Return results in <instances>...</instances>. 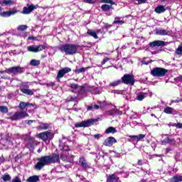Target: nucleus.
Instances as JSON below:
<instances>
[{"instance_id": "nucleus-1", "label": "nucleus", "mask_w": 182, "mask_h": 182, "mask_svg": "<svg viewBox=\"0 0 182 182\" xmlns=\"http://www.w3.org/2000/svg\"><path fill=\"white\" fill-rule=\"evenodd\" d=\"M59 155L53 154L51 155L43 156L38 159V162L35 165L36 170L41 171V170L45 167V166H49V164H55V163H59Z\"/></svg>"}, {"instance_id": "nucleus-2", "label": "nucleus", "mask_w": 182, "mask_h": 182, "mask_svg": "<svg viewBox=\"0 0 182 182\" xmlns=\"http://www.w3.org/2000/svg\"><path fill=\"white\" fill-rule=\"evenodd\" d=\"M79 48V45L67 43L60 46L58 48L60 52H65V55H72L76 54Z\"/></svg>"}, {"instance_id": "nucleus-3", "label": "nucleus", "mask_w": 182, "mask_h": 182, "mask_svg": "<svg viewBox=\"0 0 182 182\" xmlns=\"http://www.w3.org/2000/svg\"><path fill=\"white\" fill-rule=\"evenodd\" d=\"M23 72H25V68L21 66H14L6 70L0 71V76L1 79H8V76L5 75V73H8L9 75H19L20 73H23Z\"/></svg>"}, {"instance_id": "nucleus-4", "label": "nucleus", "mask_w": 182, "mask_h": 182, "mask_svg": "<svg viewBox=\"0 0 182 182\" xmlns=\"http://www.w3.org/2000/svg\"><path fill=\"white\" fill-rule=\"evenodd\" d=\"M167 73H168V70L160 67H156L151 70V75L154 77H164Z\"/></svg>"}, {"instance_id": "nucleus-5", "label": "nucleus", "mask_w": 182, "mask_h": 182, "mask_svg": "<svg viewBox=\"0 0 182 182\" xmlns=\"http://www.w3.org/2000/svg\"><path fill=\"white\" fill-rule=\"evenodd\" d=\"M97 122V119H90L86 121H82L81 122L75 123V127L79 128V127H90V126H93L95 123Z\"/></svg>"}, {"instance_id": "nucleus-6", "label": "nucleus", "mask_w": 182, "mask_h": 182, "mask_svg": "<svg viewBox=\"0 0 182 182\" xmlns=\"http://www.w3.org/2000/svg\"><path fill=\"white\" fill-rule=\"evenodd\" d=\"M25 117H29V114L26 111H18L15 112L12 116L9 117L10 120H20V119H25Z\"/></svg>"}, {"instance_id": "nucleus-7", "label": "nucleus", "mask_w": 182, "mask_h": 182, "mask_svg": "<svg viewBox=\"0 0 182 182\" xmlns=\"http://www.w3.org/2000/svg\"><path fill=\"white\" fill-rule=\"evenodd\" d=\"M48 48V45L46 43L39 45V46H30L27 47V50L28 52H33L34 53H37L38 52H41V50H44Z\"/></svg>"}, {"instance_id": "nucleus-8", "label": "nucleus", "mask_w": 182, "mask_h": 182, "mask_svg": "<svg viewBox=\"0 0 182 182\" xmlns=\"http://www.w3.org/2000/svg\"><path fill=\"white\" fill-rule=\"evenodd\" d=\"M121 80L122 83H124L125 85H130L131 86H133L134 85V77L130 74H126L124 75L122 78Z\"/></svg>"}, {"instance_id": "nucleus-9", "label": "nucleus", "mask_w": 182, "mask_h": 182, "mask_svg": "<svg viewBox=\"0 0 182 182\" xmlns=\"http://www.w3.org/2000/svg\"><path fill=\"white\" fill-rule=\"evenodd\" d=\"M38 136L40 139H41V140H43V141H46L47 140H52V139H53L55 135L52 132H44L40 133Z\"/></svg>"}, {"instance_id": "nucleus-10", "label": "nucleus", "mask_w": 182, "mask_h": 182, "mask_svg": "<svg viewBox=\"0 0 182 182\" xmlns=\"http://www.w3.org/2000/svg\"><path fill=\"white\" fill-rule=\"evenodd\" d=\"M69 72H72V69L69 67H66L60 70L58 73L56 80H59V79H62V77H63L66 73H69Z\"/></svg>"}, {"instance_id": "nucleus-11", "label": "nucleus", "mask_w": 182, "mask_h": 182, "mask_svg": "<svg viewBox=\"0 0 182 182\" xmlns=\"http://www.w3.org/2000/svg\"><path fill=\"white\" fill-rule=\"evenodd\" d=\"M34 9H36V7L33 4L27 5V6L23 7L22 14L24 15H29Z\"/></svg>"}, {"instance_id": "nucleus-12", "label": "nucleus", "mask_w": 182, "mask_h": 182, "mask_svg": "<svg viewBox=\"0 0 182 182\" xmlns=\"http://www.w3.org/2000/svg\"><path fill=\"white\" fill-rule=\"evenodd\" d=\"M116 142H117V141H116V139H114V137L109 136L105 140L104 146L110 147V146H113V144H114V143H116Z\"/></svg>"}, {"instance_id": "nucleus-13", "label": "nucleus", "mask_w": 182, "mask_h": 182, "mask_svg": "<svg viewBox=\"0 0 182 182\" xmlns=\"http://www.w3.org/2000/svg\"><path fill=\"white\" fill-rule=\"evenodd\" d=\"M170 33L168 30L163 29L161 28L155 29V35H159L161 36H166Z\"/></svg>"}, {"instance_id": "nucleus-14", "label": "nucleus", "mask_w": 182, "mask_h": 182, "mask_svg": "<svg viewBox=\"0 0 182 182\" xmlns=\"http://www.w3.org/2000/svg\"><path fill=\"white\" fill-rule=\"evenodd\" d=\"M149 46L151 48H156V46H166V42L160 40L154 41L153 42L149 43Z\"/></svg>"}, {"instance_id": "nucleus-15", "label": "nucleus", "mask_w": 182, "mask_h": 182, "mask_svg": "<svg viewBox=\"0 0 182 182\" xmlns=\"http://www.w3.org/2000/svg\"><path fill=\"white\" fill-rule=\"evenodd\" d=\"M15 14H18V11L16 9H13L9 11H4L3 13L0 14V15L1 16H3V18H8L11 15H15Z\"/></svg>"}, {"instance_id": "nucleus-16", "label": "nucleus", "mask_w": 182, "mask_h": 182, "mask_svg": "<svg viewBox=\"0 0 182 182\" xmlns=\"http://www.w3.org/2000/svg\"><path fill=\"white\" fill-rule=\"evenodd\" d=\"M59 147L61 151H69L70 150L69 149V146L63 141H60Z\"/></svg>"}, {"instance_id": "nucleus-17", "label": "nucleus", "mask_w": 182, "mask_h": 182, "mask_svg": "<svg viewBox=\"0 0 182 182\" xmlns=\"http://www.w3.org/2000/svg\"><path fill=\"white\" fill-rule=\"evenodd\" d=\"M167 11V8L163 5H159L155 9L156 14H163Z\"/></svg>"}, {"instance_id": "nucleus-18", "label": "nucleus", "mask_w": 182, "mask_h": 182, "mask_svg": "<svg viewBox=\"0 0 182 182\" xmlns=\"http://www.w3.org/2000/svg\"><path fill=\"white\" fill-rule=\"evenodd\" d=\"M162 144H174L176 143V140L174 139H171L170 137H166L164 140L161 141Z\"/></svg>"}, {"instance_id": "nucleus-19", "label": "nucleus", "mask_w": 182, "mask_h": 182, "mask_svg": "<svg viewBox=\"0 0 182 182\" xmlns=\"http://www.w3.org/2000/svg\"><path fill=\"white\" fill-rule=\"evenodd\" d=\"M27 182H39L41 181V179L39 178V176L38 175H33L32 176L28 177L26 179Z\"/></svg>"}, {"instance_id": "nucleus-20", "label": "nucleus", "mask_w": 182, "mask_h": 182, "mask_svg": "<svg viewBox=\"0 0 182 182\" xmlns=\"http://www.w3.org/2000/svg\"><path fill=\"white\" fill-rule=\"evenodd\" d=\"M164 112L166 114H176V111L171 107H166L164 109Z\"/></svg>"}, {"instance_id": "nucleus-21", "label": "nucleus", "mask_w": 182, "mask_h": 182, "mask_svg": "<svg viewBox=\"0 0 182 182\" xmlns=\"http://www.w3.org/2000/svg\"><path fill=\"white\" fill-rule=\"evenodd\" d=\"M80 164L82 168H89V165L87 164L86 159H85V157L80 158Z\"/></svg>"}, {"instance_id": "nucleus-22", "label": "nucleus", "mask_w": 182, "mask_h": 182, "mask_svg": "<svg viewBox=\"0 0 182 182\" xmlns=\"http://www.w3.org/2000/svg\"><path fill=\"white\" fill-rule=\"evenodd\" d=\"M50 128V124L40 122L38 126V129H41L42 130H48V129Z\"/></svg>"}, {"instance_id": "nucleus-23", "label": "nucleus", "mask_w": 182, "mask_h": 182, "mask_svg": "<svg viewBox=\"0 0 182 182\" xmlns=\"http://www.w3.org/2000/svg\"><path fill=\"white\" fill-rule=\"evenodd\" d=\"M28 106H33V104H31L25 102H21L18 105V107L21 109V110H23L25 109L26 107H28Z\"/></svg>"}, {"instance_id": "nucleus-24", "label": "nucleus", "mask_w": 182, "mask_h": 182, "mask_svg": "<svg viewBox=\"0 0 182 182\" xmlns=\"http://www.w3.org/2000/svg\"><path fill=\"white\" fill-rule=\"evenodd\" d=\"M105 133L106 134H109V133L114 134V133H117V130L113 127H109L105 130Z\"/></svg>"}, {"instance_id": "nucleus-25", "label": "nucleus", "mask_w": 182, "mask_h": 182, "mask_svg": "<svg viewBox=\"0 0 182 182\" xmlns=\"http://www.w3.org/2000/svg\"><path fill=\"white\" fill-rule=\"evenodd\" d=\"M88 69H90V67H86V68H76L74 70L75 73H85Z\"/></svg>"}, {"instance_id": "nucleus-26", "label": "nucleus", "mask_w": 182, "mask_h": 182, "mask_svg": "<svg viewBox=\"0 0 182 182\" xmlns=\"http://www.w3.org/2000/svg\"><path fill=\"white\" fill-rule=\"evenodd\" d=\"M87 33L90 36H92V38H94L95 39H99V36H97V33H96L95 31L88 30Z\"/></svg>"}, {"instance_id": "nucleus-27", "label": "nucleus", "mask_w": 182, "mask_h": 182, "mask_svg": "<svg viewBox=\"0 0 182 182\" xmlns=\"http://www.w3.org/2000/svg\"><path fill=\"white\" fill-rule=\"evenodd\" d=\"M147 96V93L146 92H140L137 95V100H139V102H141V100H144L146 97Z\"/></svg>"}, {"instance_id": "nucleus-28", "label": "nucleus", "mask_w": 182, "mask_h": 182, "mask_svg": "<svg viewBox=\"0 0 182 182\" xmlns=\"http://www.w3.org/2000/svg\"><path fill=\"white\" fill-rule=\"evenodd\" d=\"M22 93H24V95H28V96H32L33 95V91L32 90L23 88L21 89Z\"/></svg>"}, {"instance_id": "nucleus-29", "label": "nucleus", "mask_w": 182, "mask_h": 182, "mask_svg": "<svg viewBox=\"0 0 182 182\" xmlns=\"http://www.w3.org/2000/svg\"><path fill=\"white\" fill-rule=\"evenodd\" d=\"M122 83H123V81H122V80H117L112 82H110L109 86L114 87L116 86H119V85H122Z\"/></svg>"}, {"instance_id": "nucleus-30", "label": "nucleus", "mask_w": 182, "mask_h": 182, "mask_svg": "<svg viewBox=\"0 0 182 182\" xmlns=\"http://www.w3.org/2000/svg\"><path fill=\"white\" fill-rule=\"evenodd\" d=\"M101 9H102V11H104V12H107V11H110V9H113V7L112 6V5L103 4L101 6Z\"/></svg>"}, {"instance_id": "nucleus-31", "label": "nucleus", "mask_w": 182, "mask_h": 182, "mask_svg": "<svg viewBox=\"0 0 182 182\" xmlns=\"http://www.w3.org/2000/svg\"><path fill=\"white\" fill-rule=\"evenodd\" d=\"M1 5H14L13 0H1L0 1Z\"/></svg>"}, {"instance_id": "nucleus-32", "label": "nucleus", "mask_w": 182, "mask_h": 182, "mask_svg": "<svg viewBox=\"0 0 182 182\" xmlns=\"http://www.w3.org/2000/svg\"><path fill=\"white\" fill-rule=\"evenodd\" d=\"M31 66H39L41 65V60L33 59L30 61Z\"/></svg>"}, {"instance_id": "nucleus-33", "label": "nucleus", "mask_w": 182, "mask_h": 182, "mask_svg": "<svg viewBox=\"0 0 182 182\" xmlns=\"http://www.w3.org/2000/svg\"><path fill=\"white\" fill-rule=\"evenodd\" d=\"M182 176H174L171 179V182H181Z\"/></svg>"}, {"instance_id": "nucleus-34", "label": "nucleus", "mask_w": 182, "mask_h": 182, "mask_svg": "<svg viewBox=\"0 0 182 182\" xmlns=\"http://www.w3.org/2000/svg\"><path fill=\"white\" fill-rule=\"evenodd\" d=\"M69 87H70L71 89H73L74 90H77V89H80L82 86L77 84L71 83L70 84Z\"/></svg>"}, {"instance_id": "nucleus-35", "label": "nucleus", "mask_w": 182, "mask_h": 182, "mask_svg": "<svg viewBox=\"0 0 182 182\" xmlns=\"http://www.w3.org/2000/svg\"><path fill=\"white\" fill-rule=\"evenodd\" d=\"M1 178L4 182L11 181V176L8 173L3 175Z\"/></svg>"}, {"instance_id": "nucleus-36", "label": "nucleus", "mask_w": 182, "mask_h": 182, "mask_svg": "<svg viewBox=\"0 0 182 182\" xmlns=\"http://www.w3.org/2000/svg\"><path fill=\"white\" fill-rule=\"evenodd\" d=\"M34 146H35V141H29L28 143L27 144V147L30 150H33Z\"/></svg>"}, {"instance_id": "nucleus-37", "label": "nucleus", "mask_w": 182, "mask_h": 182, "mask_svg": "<svg viewBox=\"0 0 182 182\" xmlns=\"http://www.w3.org/2000/svg\"><path fill=\"white\" fill-rule=\"evenodd\" d=\"M114 180H116V175L112 174L108 177L107 182H113Z\"/></svg>"}, {"instance_id": "nucleus-38", "label": "nucleus", "mask_w": 182, "mask_h": 182, "mask_svg": "<svg viewBox=\"0 0 182 182\" xmlns=\"http://www.w3.org/2000/svg\"><path fill=\"white\" fill-rule=\"evenodd\" d=\"M28 29V26L26 25H20L18 26V31H26Z\"/></svg>"}, {"instance_id": "nucleus-39", "label": "nucleus", "mask_w": 182, "mask_h": 182, "mask_svg": "<svg viewBox=\"0 0 182 182\" xmlns=\"http://www.w3.org/2000/svg\"><path fill=\"white\" fill-rule=\"evenodd\" d=\"M171 127H176V129H182V123H180V122H178L177 124L172 123Z\"/></svg>"}, {"instance_id": "nucleus-40", "label": "nucleus", "mask_w": 182, "mask_h": 182, "mask_svg": "<svg viewBox=\"0 0 182 182\" xmlns=\"http://www.w3.org/2000/svg\"><path fill=\"white\" fill-rule=\"evenodd\" d=\"M0 112L1 113H8V107L5 106H0Z\"/></svg>"}, {"instance_id": "nucleus-41", "label": "nucleus", "mask_w": 182, "mask_h": 182, "mask_svg": "<svg viewBox=\"0 0 182 182\" xmlns=\"http://www.w3.org/2000/svg\"><path fill=\"white\" fill-rule=\"evenodd\" d=\"M176 55H182V44L176 50Z\"/></svg>"}, {"instance_id": "nucleus-42", "label": "nucleus", "mask_w": 182, "mask_h": 182, "mask_svg": "<svg viewBox=\"0 0 182 182\" xmlns=\"http://www.w3.org/2000/svg\"><path fill=\"white\" fill-rule=\"evenodd\" d=\"M102 2L104 4H110L111 5H116V2L112 1V0H102Z\"/></svg>"}, {"instance_id": "nucleus-43", "label": "nucleus", "mask_w": 182, "mask_h": 182, "mask_svg": "<svg viewBox=\"0 0 182 182\" xmlns=\"http://www.w3.org/2000/svg\"><path fill=\"white\" fill-rule=\"evenodd\" d=\"M76 99H77V97L69 96L67 98V102H75L76 100Z\"/></svg>"}, {"instance_id": "nucleus-44", "label": "nucleus", "mask_w": 182, "mask_h": 182, "mask_svg": "<svg viewBox=\"0 0 182 182\" xmlns=\"http://www.w3.org/2000/svg\"><path fill=\"white\" fill-rule=\"evenodd\" d=\"M144 137H146L145 134H139L138 136H136L137 141H140V140H143Z\"/></svg>"}, {"instance_id": "nucleus-45", "label": "nucleus", "mask_w": 182, "mask_h": 182, "mask_svg": "<svg viewBox=\"0 0 182 182\" xmlns=\"http://www.w3.org/2000/svg\"><path fill=\"white\" fill-rule=\"evenodd\" d=\"M60 159H61V160H63V161H66V162L69 161H68V156H66V155H65L63 154H60Z\"/></svg>"}, {"instance_id": "nucleus-46", "label": "nucleus", "mask_w": 182, "mask_h": 182, "mask_svg": "<svg viewBox=\"0 0 182 182\" xmlns=\"http://www.w3.org/2000/svg\"><path fill=\"white\" fill-rule=\"evenodd\" d=\"M109 60H110V58L108 57H105L102 61L101 65H105L107 62H109Z\"/></svg>"}, {"instance_id": "nucleus-47", "label": "nucleus", "mask_w": 182, "mask_h": 182, "mask_svg": "<svg viewBox=\"0 0 182 182\" xmlns=\"http://www.w3.org/2000/svg\"><path fill=\"white\" fill-rule=\"evenodd\" d=\"M123 23H124V21L120 20H115L114 21V24L123 25Z\"/></svg>"}, {"instance_id": "nucleus-48", "label": "nucleus", "mask_w": 182, "mask_h": 182, "mask_svg": "<svg viewBox=\"0 0 182 182\" xmlns=\"http://www.w3.org/2000/svg\"><path fill=\"white\" fill-rule=\"evenodd\" d=\"M11 182H22V181H21V178H19V177L16 176L14 178L12 179Z\"/></svg>"}, {"instance_id": "nucleus-49", "label": "nucleus", "mask_w": 182, "mask_h": 182, "mask_svg": "<svg viewBox=\"0 0 182 182\" xmlns=\"http://www.w3.org/2000/svg\"><path fill=\"white\" fill-rule=\"evenodd\" d=\"M129 137H130V139H131V140H132V141H137V136H136V135H132V136H129Z\"/></svg>"}, {"instance_id": "nucleus-50", "label": "nucleus", "mask_w": 182, "mask_h": 182, "mask_svg": "<svg viewBox=\"0 0 182 182\" xmlns=\"http://www.w3.org/2000/svg\"><path fill=\"white\" fill-rule=\"evenodd\" d=\"M175 82H176L177 83H178V82H182V75L176 77Z\"/></svg>"}, {"instance_id": "nucleus-51", "label": "nucleus", "mask_w": 182, "mask_h": 182, "mask_svg": "<svg viewBox=\"0 0 182 182\" xmlns=\"http://www.w3.org/2000/svg\"><path fill=\"white\" fill-rule=\"evenodd\" d=\"M55 85L56 84L55 83V82H51L47 83V87H52L55 86Z\"/></svg>"}, {"instance_id": "nucleus-52", "label": "nucleus", "mask_w": 182, "mask_h": 182, "mask_svg": "<svg viewBox=\"0 0 182 182\" xmlns=\"http://www.w3.org/2000/svg\"><path fill=\"white\" fill-rule=\"evenodd\" d=\"M86 4H95L96 2V0H84Z\"/></svg>"}, {"instance_id": "nucleus-53", "label": "nucleus", "mask_w": 182, "mask_h": 182, "mask_svg": "<svg viewBox=\"0 0 182 182\" xmlns=\"http://www.w3.org/2000/svg\"><path fill=\"white\" fill-rule=\"evenodd\" d=\"M106 107V102H100V107H101V109H103V107Z\"/></svg>"}, {"instance_id": "nucleus-54", "label": "nucleus", "mask_w": 182, "mask_h": 182, "mask_svg": "<svg viewBox=\"0 0 182 182\" xmlns=\"http://www.w3.org/2000/svg\"><path fill=\"white\" fill-rule=\"evenodd\" d=\"M136 1L139 5H141V4H146V2H147V0H136Z\"/></svg>"}, {"instance_id": "nucleus-55", "label": "nucleus", "mask_w": 182, "mask_h": 182, "mask_svg": "<svg viewBox=\"0 0 182 182\" xmlns=\"http://www.w3.org/2000/svg\"><path fill=\"white\" fill-rule=\"evenodd\" d=\"M100 137H102V135L100 134H97L94 135V139H100Z\"/></svg>"}, {"instance_id": "nucleus-56", "label": "nucleus", "mask_w": 182, "mask_h": 182, "mask_svg": "<svg viewBox=\"0 0 182 182\" xmlns=\"http://www.w3.org/2000/svg\"><path fill=\"white\" fill-rule=\"evenodd\" d=\"M179 102H182V100L178 98L177 100H172V103H179Z\"/></svg>"}, {"instance_id": "nucleus-57", "label": "nucleus", "mask_w": 182, "mask_h": 182, "mask_svg": "<svg viewBox=\"0 0 182 182\" xmlns=\"http://www.w3.org/2000/svg\"><path fill=\"white\" fill-rule=\"evenodd\" d=\"M27 35H28V33H26V32H21V36H22L23 38H25L26 36H27Z\"/></svg>"}, {"instance_id": "nucleus-58", "label": "nucleus", "mask_w": 182, "mask_h": 182, "mask_svg": "<svg viewBox=\"0 0 182 182\" xmlns=\"http://www.w3.org/2000/svg\"><path fill=\"white\" fill-rule=\"evenodd\" d=\"M106 114H107V116H113V112H111V111H107V112H106Z\"/></svg>"}, {"instance_id": "nucleus-59", "label": "nucleus", "mask_w": 182, "mask_h": 182, "mask_svg": "<svg viewBox=\"0 0 182 182\" xmlns=\"http://www.w3.org/2000/svg\"><path fill=\"white\" fill-rule=\"evenodd\" d=\"M138 166H143V161L139 159L137 162Z\"/></svg>"}, {"instance_id": "nucleus-60", "label": "nucleus", "mask_w": 182, "mask_h": 182, "mask_svg": "<svg viewBox=\"0 0 182 182\" xmlns=\"http://www.w3.org/2000/svg\"><path fill=\"white\" fill-rule=\"evenodd\" d=\"M123 154H124L116 153V154H115V156H116L117 157H122V156H123Z\"/></svg>"}, {"instance_id": "nucleus-61", "label": "nucleus", "mask_w": 182, "mask_h": 182, "mask_svg": "<svg viewBox=\"0 0 182 182\" xmlns=\"http://www.w3.org/2000/svg\"><path fill=\"white\" fill-rule=\"evenodd\" d=\"M93 107H94V109H95V110H99V108L100 107L99 105H94Z\"/></svg>"}, {"instance_id": "nucleus-62", "label": "nucleus", "mask_w": 182, "mask_h": 182, "mask_svg": "<svg viewBox=\"0 0 182 182\" xmlns=\"http://www.w3.org/2000/svg\"><path fill=\"white\" fill-rule=\"evenodd\" d=\"M26 122H27V124H29V125H31L32 123H33V122H35V121H33V120H28V121H26Z\"/></svg>"}, {"instance_id": "nucleus-63", "label": "nucleus", "mask_w": 182, "mask_h": 182, "mask_svg": "<svg viewBox=\"0 0 182 182\" xmlns=\"http://www.w3.org/2000/svg\"><path fill=\"white\" fill-rule=\"evenodd\" d=\"M94 109L93 106H89L87 108V110L90 111V110H92Z\"/></svg>"}, {"instance_id": "nucleus-64", "label": "nucleus", "mask_w": 182, "mask_h": 182, "mask_svg": "<svg viewBox=\"0 0 182 182\" xmlns=\"http://www.w3.org/2000/svg\"><path fill=\"white\" fill-rule=\"evenodd\" d=\"M28 41H33V40L35 39V37H33V36H29V37L28 38Z\"/></svg>"}]
</instances>
